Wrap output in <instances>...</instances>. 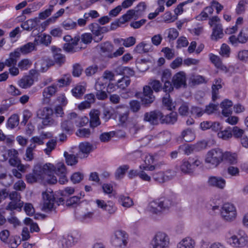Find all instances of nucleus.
Returning <instances> with one entry per match:
<instances>
[{
  "label": "nucleus",
  "mask_w": 248,
  "mask_h": 248,
  "mask_svg": "<svg viewBox=\"0 0 248 248\" xmlns=\"http://www.w3.org/2000/svg\"><path fill=\"white\" fill-rule=\"evenodd\" d=\"M57 167L51 163H46L43 166L36 165L34 169L35 174L40 176V178L45 180L48 184H54L57 183V179L54 175Z\"/></svg>",
  "instance_id": "1"
},
{
  "label": "nucleus",
  "mask_w": 248,
  "mask_h": 248,
  "mask_svg": "<svg viewBox=\"0 0 248 248\" xmlns=\"http://www.w3.org/2000/svg\"><path fill=\"white\" fill-rule=\"evenodd\" d=\"M172 200L167 197H163L151 202L149 205V211L155 214H159L167 210L173 205Z\"/></svg>",
  "instance_id": "2"
},
{
  "label": "nucleus",
  "mask_w": 248,
  "mask_h": 248,
  "mask_svg": "<svg viewBox=\"0 0 248 248\" xmlns=\"http://www.w3.org/2000/svg\"><path fill=\"white\" fill-rule=\"evenodd\" d=\"M223 161V152L219 148L209 151L205 157V162L212 168L217 167Z\"/></svg>",
  "instance_id": "3"
},
{
  "label": "nucleus",
  "mask_w": 248,
  "mask_h": 248,
  "mask_svg": "<svg viewBox=\"0 0 248 248\" xmlns=\"http://www.w3.org/2000/svg\"><path fill=\"white\" fill-rule=\"evenodd\" d=\"M202 163L200 157L190 156L187 159H183L180 166L181 170L185 174L193 173L196 167Z\"/></svg>",
  "instance_id": "4"
},
{
  "label": "nucleus",
  "mask_w": 248,
  "mask_h": 248,
  "mask_svg": "<svg viewBox=\"0 0 248 248\" xmlns=\"http://www.w3.org/2000/svg\"><path fill=\"white\" fill-rule=\"evenodd\" d=\"M53 110L49 107H44L37 111V117L42 119V123L44 126L52 125L56 124L55 120L51 118Z\"/></svg>",
  "instance_id": "5"
},
{
  "label": "nucleus",
  "mask_w": 248,
  "mask_h": 248,
  "mask_svg": "<svg viewBox=\"0 0 248 248\" xmlns=\"http://www.w3.org/2000/svg\"><path fill=\"white\" fill-rule=\"evenodd\" d=\"M151 244L153 248H168L170 244V238L166 233L158 232L153 238Z\"/></svg>",
  "instance_id": "6"
},
{
  "label": "nucleus",
  "mask_w": 248,
  "mask_h": 248,
  "mask_svg": "<svg viewBox=\"0 0 248 248\" xmlns=\"http://www.w3.org/2000/svg\"><path fill=\"white\" fill-rule=\"evenodd\" d=\"M152 178L156 183L162 184L172 180L176 176V172L169 170L165 171H155L151 174Z\"/></svg>",
  "instance_id": "7"
},
{
  "label": "nucleus",
  "mask_w": 248,
  "mask_h": 248,
  "mask_svg": "<svg viewBox=\"0 0 248 248\" xmlns=\"http://www.w3.org/2000/svg\"><path fill=\"white\" fill-rule=\"evenodd\" d=\"M128 234L122 230H118L115 232L111 243L112 245L117 248H124L127 243Z\"/></svg>",
  "instance_id": "8"
},
{
  "label": "nucleus",
  "mask_w": 248,
  "mask_h": 248,
  "mask_svg": "<svg viewBox=\"0 0 248 248\" xmlns=\"http://www.w3.org/2000/svg\"><path fill=\"white\" fill-rule=\"evenodd\" d=\"M141 104L145 107H149L155 101V96L150 86L145 85L143 88V93L140 97Z\"/></svg>",
  "instance_id": "9"
},
{
  "label": "nucleus",
  "mask_w": 248,
  "mask_h": 248,
  "mask_svg": "<svg viewBox=\"0 0 248 248\" xmlns=\"http://www.w3.org/2000/svg\"><path fill=\"white\" fill-rule=\"evenodd\" d=\"M163 114L159 110H154L145 112L143 116V121L149 123L151 125H155L161 123Z\"/></svg>",
  "instance_id": "10"
},
{
  "label": "nucleus",
  "mask_w": 248,
  "mask_h": 248,
  "mask_svg": "<svg viewBox=\"0 0 248 248\" xmlns=\"http://www.w3.org/2000/svg\"><path fill=\"white\" fill-rule=\"evenodd\" d=\"M221 214L224 220L227 221H232L236 217V211L233 204L226 203L222 207Z\"/></svg>",
  "instance_id": "11"
},
{
  "label": "nucleus",
  "mask_w": 248,
  "mask_h": 248,
  "mask_svg": "<svg viewBox=\"0 0 248 248\" xmlns=\"http://www.w3.org/2000/svg\"><path fill=\"white\" fill-rule=\"evenodd\" d=\"M248 41V28H243L236 37L231 35L229 37L230 42L234 46H237L239 43L245 44Z\"/></svg>",
  "instance_id": "12"
},
{
  "label": "nucleus",
  "mask_w": 248,
  "mask_h": 248,
  "mask_svg": "<svg viewBox=\"0 0 248 248\" xmlns=\"http://www.w3.org/2000/svg\"><path fill=\"white\" fill-rule=\"evenodd\" d=\"M43 197L44 199L43 208L44 211L49 212L53 211L55 213H56L55 208L54 207V202L55 201L54 196L51 193L48 194L46 192H43Z\"/></svg>",
  "instance_id": "13"
},
{
  "label": "nucleus",
  "mask_w": 248,
  "mask_h": 248,
  "mask_svg": "<svg viewBox=\"0 0 248 248\" xmlns=\"http://www.w3.org/2000/svg\"><path fill=\"white\" fill-rule=\"evenodd\" d=\"M172 83L176 89L186 86V75L183 71H180L175 74L172 77Z\"/></svg>",
  "instance_id": "14"
},
{
  "label": "nucleus",
  "mask_w": 248,
  "mask_h": 248,
  "mask_svg": "<svg viewBox=\"0 0 248 248\" xmlns=\"http://www.w3.org/2000/svg\"><path fill=\"white\" fill-rule=\"evenodd\" d=\"M207 184L209 186L223 189L226 186V180L221 177L210 176Z\"/></svg>",
  "instance_id": "15"
},
{
  "label": "nucleus",
  "mask_w": 248,
  "mask_h": 248,
  "mask_svg": "<svg viewBox=\"0 0 248 248\" xmlns=\"http://www.w3.org/2000/svg\"><path fill=\"white\" fill-rule=\"evenodd\" d=\"M93 149V146L91 143L88 142H81L79 145V151L77 153V156L79 158H86Z\"/></svg>",
  "instance_id": "16"
},
{
  "label": "nucleus",
  "mask_w": 248,
  "mask_h": 248,
  "mask_svg": "<svg viewBox=\"0 0 248 248\" xmlns=\"http://www.w3.org/2000/svg\"><path fill=\"white\" fill-rule=\"evenodd\" d=\"M66 167L63 163L60 162L57 164L55 174L60 175L59 182L60 184H64L68 181L65 175Z\"/></svg>",
  "instance_id": "17"
},
{
  "label": "nucleus",
  "mask_w": 248,
  "mask_h": 248,
  "mask_svg": "<svg viewBox=\"0 0 248 248\" xmlns=\"http://www.w3.org/2000/svg\"><path fill=\"white\" fill-rule=\"evenodd\" d=\"M230 244L235 247H243L245 246L247 242V238L242 236L238 237L236 235H232L228 239Z\"/></svg>",
  "instance_id": "18"
},
{
  "label": "nucleus",
  "mask_w": 248,
  "mask_h": 248,
  "mask_svg": "<svg viewBox=\"0 0 248 248\" xmlns=\"http://www.w3.org/2000/svg\"><path fill=\"white\" fill-rule=\"evenodd\" d=\"M78 239L73 235L68 234L66 236H63L59 243L62 248H69L74 245L78 242Z\"/></svg>",
  "instance_id": "19"
},
{
  "label": "nucleus",
  "mask_w": 248,
  "mask_h": 248,
  "mask_svg": "<svg viewBox=\"0 0 248 248\" xmlns=\"http://www.w3.org/2000/svg\"><path fill=\"white\" fill-rule=\"evenodd\" d=\"M35 43L29 42L24 45L20 47H18L15 49L16 51L18 52L19 53V57H20V54H27L32 51L36 50Z\"/></svg>",
  "instance_id": "20"
},
{
  "label": "nucleus",
  "mask_w": 248,
  "mask_h": 248,
  "mask_svg": "<svg viewBox=\"0 0 248 248\" xmlns=\"http://www.w3.org/2000/svg\"><path fill=\"white\" fill-rule=\"evenodd\" d=\"M99 115L100 112L98 110H93L90 112V124L91 127H96L101 124Z\"/></svg>",
  "instance_id": "21"
},
{
  "label": "nucleus",
  "mask_w": 248,
  "mask_h": 248,
  "mask_svg": "<svg viewBox=\"0 0 248 248\" xmlns=\"http://www.w3.org/2000/svg\"><path fill=\"white\" fill-rule=\"evenodd\" d=\"M232 102L228 99H225L220 104V107L222 108V114L225 117H229L232 114Z\"/></svg>",
  "instance_id": "22"
},
{
  "label": "nucleus",
  "mask_w": 248,
  "mask_h": 248,
  "mask_svg": "<svg viewBox=\"0 0 248 248\" xmlns=\"http://www.w3.org/2000/svg\"><path fill=\"white\" fill-rule=\"evenodd\" d=\"M224 35L223 29L221 24H216L213 29V32L211 35L212 40L217 41L222 38Z\"/></svg>",
  "instance_id": "23"
},
{
  "label": "nucleus",
  "mask_w": 248,
  "mask_h": 248,
  "mask_svg": "<svg viewBox=\"0 0 248 248\" xmlns=\"http://www.w3.org/2000/svg\"><path fill=\"white\" fill-rule=\"evenodd\" d=\"M101 52L105 57L110 58V54L113 51V45L108 42L101 44L100 46Z\"/></svg>",
  "instance_id": "24"
},
{
  "label": "nucleus",
  "mask_w": 248,
  "mask_h": 248,
  "mask_svg": "<svg viewBox=\"0 0 248 248\" xmlns=\"http://www.w3.org/2000/svg\"><path fill=\"white\" fill-rule=\"evenodd\" d=\"M39 21L38 17L30 19L22 23L21 27L25 30L30 31L35 28Z\"/></svg>",
  "instance_id": "25"
},
{
  "label": "nucleus",
  "mask_w": 248,
  "mask_h": 248,
  "mask_svg": "<svg viewBox=\"0 0 248 248\" xmlns=\"http://www.w3.org/2000/svg\"><path fill=\"white\" fill-rule=\"evenodd\" d=\"M34 82V79L31 76H24L19 81V86L23 89L30 88Z\"/></svg>",
  "instance_id": "26"
},
{
  "label": "nucleus",
  "mask_w": 248,
  "mask_h": 248,
  "mask_svg": "<svg viewBox=\"0 0 248 248\" xmlns=\"http://www.w3.org/2000/svg\"><path fill=\"white\" fill-rule=\"evenodd\" d=\"M19 57L18 52L15 50L14 52H11L9 54V58L7 59L4 62L5 65L9 67L11 65L15 66L16 64L17 59Z\"/></svg>",
  "instance_id": "27"
},
{
  "label": "nucleus",
  "mask_w": 248,
  "mask_h": 248,
  "mask_svg": "<svg viewBox=\"0 0 248 248\" xmlns=\"http://www.w3.org/2000/svg\"><path fill=\"white\" fill-rule=\"evenodd\" d=\"M177 120V114L175 112H171L169 114L164 116L161 118V124H173Z\"/></svg>",
  "instance_id": "28"
},
{
  "label": "nucleus",
  "mask_w": 248,
  "mask_h": 248,
  "mask_svg": "<svg viewBox=\"0 0 248 248\" xmlns=\"http://www.w3.org/2000/svg\"><path fill=\"white\" fill-rule=\"evenodd\" d=\"M57 87L55 85H52L44 89L43 95L44 97V101L49 102V99L57 91Z\"/></svg>",
  "instance_id": "29"
},
{
  "label": "nucleus",
  "mask_w": 248,
  "mask_h": 248,
  "mask_svg": "<svg viewBox=\"0 0 248 248\" xmlns=\"http://www.w3.org/2000/svg\"><path fill=\"white\" fill-rule=\"evenodd\" d=\"M195 137V134L190 128H187L182 132L181 138L186 142L192 141Z\"/></svg>",
  "instance_id": "30"
},
{
  "label": "nucleus",
  "mask_w": 248,
  "mask_h": 248,
  "mask_svg": "<svg viewBox=\"0 0 248 248\" xmlns=\"http://www.w3.org/2000/svg\"><path fill=\"white\" fill-rule=\"evenodd\" d=\"M223 160L226 161L231 164H236L237 163V155L229 152L223 153Z\"/></svg>",
  "instance_id": "31"
},
{
  "label": "nucleus",
  "mask_w": 248,
  "mask_h": 248,
  "mask_svg": "<svg viewBox=\"0 0 248 248\" xmlns=\"http://www.w3.org/2000/svg\"><path fill=\"white\" fill-rule=\"evenodd\" d=\"M129 169V166L127 164L119 166L115 172V178L117 180L123 178Z\"/></svg>",
  "instance_id": "32"
},
{
  "label": "nucleus",
  "mask_w": 248,
  "mask_h": 248,
  "mask_svg": "<svg viewBox=\"0 0 248 248\" xmlns=\"http://www.w3.org/2000/svg\"><path fill=\"white\" fill-rule=\"evenodd\" d=\"M13 177L12 175H7L5 173L0 174V183L5 186H8L13 184Z\"/></svg>",
  "instance_id": "33"
},
{
  "label": "nucleus",
  "mask_w": 248,
  "mask_h": 248,
  "mask_svg": "<svg viewBox=\"0 0 248 248\" xmlns=\"http://www.w3.org/2000/svg\"><path fill=\"white\" fill-rule=\"evenodd\" d=\"M194 241L190 238H186L182 240L177 245V248H194Z\"/></svg>",
  "instance_id": "34"
},
{
  "label": "nucleus",
  "mask_w": 248,
  "mask_h": 248,
  "mask_svg": "<svg viewBox=\"0 0 248 248\" xmlns=\"http://www.w3.org/2000/svg\"><path fill=\"white\" fill-rule=\"evenodd\" d=\"M64 156L65 158L66 163L68 165H74L78 162L77 153L76 155L69 154L67 152L64 153Z\"/></svg>",
  "instance_id": "35"
},
{
  "label": "nucleus",
  "mask_w": 248,
  "mask_h": 248,
  "mask_svg": "<svg viewBox=\"0 0 248 248\" xmlns=\"http://www.w3.org/2000/svg\"><path fill=\"white\" fill-rule=\"evenodd\" d=\"M134 16L135 17H137L135 11L133 9L129 10L126 12V14L120 17L119 21H120V24H124L125 22L133 18Z\"/></svg>",
  "instance_id": "36"
},
{
  "label": "nucleus",
  "mask_w": 248,
  "mask_h": 248,
  "mask_svg": "<svg viewBox=\"0 0 248 248\" xmlns=\"http://www.w3.org/2000/svg\"><path fill=\"white\" fill-rule=\"evenodd\" d=\"M163 105L166 107L167 109L172 110L175 108V106L172 102V99L170 98V94L166 93L162 98Z\"/></svg>",
  "instance_id": "37"
},
{
  "label": "nucleus",
  "mask_w": 248,
  "mask_h": 248,
  "mask_svg": "<svg viewBox=\"0 0 248 248\" xmlns=\"http://www.w3.org/2000/svg\"><path fill=\"white\" fill-rule=\"evenodd\" d=\"M119 202L124 207L129 208L133 205V201L129 197L124 196V195H121L119 197Z\"/></svg>",
  "instance_id": "38"
},
{
  "label": "nucleus",
  "mask_w": 248,
  "mask_h": 248,
  "mask_svg": "<svg viewBox=\"0 0 248 248\" xmlns=\"http://www.w3.org/2000/svg\"><path fill=\"white\" fill-rule=\"evenodd\" d=\"M51 37L49 35L44 34L43 36H38V39L36 38L34 39V43L36 45L39 44H44L46 46H48L51 43Z\"/></svg>",
  "instance_id": "39"
},
{
  "label": "nucleus",
  "mask_w": 248,
  "mask_h": 248,
  "mask_svg": "<svg viewBox=\"0 0 248 248\" xmlns=\"http://www.w3.org/2000/svg\"><path fill=\"white\" fill-rule=\"evenodd\" d=\"M19 117L17 114H14L8 119L7 123V126L11 129H13L18 125Z\"/></svg>",
  "instance_id": "40"
},
{
  "label": "nucleus",
  "mask_w": 248,
  "mask_h": 248,
  "mask_svg": "<svg viewBox=\"0 0 248 248\" xmlns=\"http://www.w3.org/2000/svg\"><path fill=\"white\" fill-rule=\"evenodd\" d=\"M85 91L86 88L84 86L78 85L72 90V93L75 97L79 98L83 95Z\"/></svg>",
  "instance_id": "41"
},
{
  "label": "nucleus",
  "mask_w": 248,
  "mask_h": 248,
  "mask_svg": "<svg viewBox=\"0 0 248 248\" xmlns=\"http://www.w3.org/2000/svg\"><path fill=\"white\" fill-rule=\"evenodd\" d=\"M130 82L131 80L129 76H124L121 79L118 80L117 86L119 88L124 90L129 85Z\"/></svg>",
  "instance_id": "42"
},
{
  "label": "nucleus",
  "mask_w": 248,
  "mask_h": 248,
  "mask_svg": "<svg viewBox=\"0 0 248 248\" xmlns=\"http://www.w3.org/2000/svg\"><path fill=\"white\" fill-rule=\"evenodd\" d=\"M178 151L179 152L183 151L185 154L188 155L194 151H196V147L195 144L183 145L179 147Z\"/></svg>",
  "instance_id": "43"
},
{
  "label": "nucleus",
  "mask_w": 248,
  "mask_h": 248,
  "mask_svg": "<svg viewBox=\"0 0 248 248\" xmlns=\"http://www.w3.org/2000/svg\"><path fill=\"white\" fill-rule=\"evenodd\" d=\"M35 148L36 145L35 144H31L27 148L25 154L26 158H25L26 161H30L33 159L34 154L33 151Z\"/></svg>",
  "instance_id": "44"
},
{
  "label": "nucleus",
  "mask_w": 248,
  "mask_h": 248,
  "mask_svg": "<svg viewBox=\"0 0 248 248\" xmlns=\"http://www.w3.org/2000/svg\"><path fill=\"white\" fill-rule=\"evenodd\" d=\"M114 110L111 108H103L101 118L105 122L108 121L112 116Z\"/></svg>",
  "instance_id": "45"
},
{
  "label": "nucleus",
  "mask_w": 248,
  "mask_h": 248,
  "mask_svg": "<svg viewBox=\"0 0 248 248\" xmlns=\"http://www.w3.org/2000/svg\"><path fill=\"white\" fill-rule=\"evenodd\" d=\"M218 136L219 138L223 139V140H227L230 138H231L232 136V127H228L224 130H221L218 133Z\"/></svg>",
  "instance_id": "46"
},
{
  "label": "nucleus",
  "mask_w": 248,
  "mask_h": 248,
  "mask_svg": "<svg viewBox=\"0 0 248 248\" xmlns=\"http://www.w3.org/2000/svg\"><path fill=\"white\" fill-rule=\"evenodd\" d=\"M23 203L20 202V201L17 202L12 201L9 202L8 205L6 207V209L13 210H17L18 211H20L21 209V207L23 206Z\"/></svg>",
  "instance_id": "47"
},
{
  "label": "nucleus",
  "mask_w": 248,
  "mask_h": 248,
  "mask_svg": "<svg viewBox=\"0 0 248 248\" xmlns=\"http://www.w3.org/2000/svg\"><path fill=\"white\" fill-rule=\"evenodd\" d=\"M148 46L149 45L143 42H141L137 45L134 49V51L140 54L148 52L149 51V48H146V46Z\"/></svg>",
  "instance_id": "48"
},
{
  "label": "nucleus",
  "mask_w": 248,
  "mask_h": 248,
  "mask_svg": "<svg viewBox=\"0 0 248 248\" xmlns=\"http://www.w3.org/2000/svg\"><path fill=\"white\" fill-rule=\"evenodd\" d=\"M61 128L63 131L68 133L73 130V123L70 120H65L61 123Z\"/></svg>",
  "instance_id": "49"
},
{
  "label": "nucleus",
  "mask_w": 248,
  "mask_h": 248,
  "mask_svg": "<svg viewBox=\"0 0 248 248\" xmlns=\"http://www.w3.org/2000/svg\"><path fill=\"white\" fill-rule=\"evenodd\" d=\"M63 48L65 52L69 53H74L81 49V48H78V47H75V46L71 43L64 44Z\"/></svg>",
  "instance_id": "50"
},
{
  "label": "nucleus",
  "mask_w": 248,
  "mask_h": 248,
  "mask_svg": "<svg viewBox=\"0 0 248 248\" xmlns=\"http://www.w3.org/2000/svg\"><path fill=\"white\" fill-rule=\"evenodd\" d=\"M77 25V23L71 19H67L62 23V27L67 30L76 28Z\"/></svg>",
  "instance_id": "51"
},
{
  "label": "nucleus",
  "mask_w": 248,
  "mask_h": 248,
  "mask_svg": "<svg viewBox=\"0 0 248 248\" xmlns=\"http://www.w3.org/2000/svg\"><path fill=\"white\" fill-rule=\"evenodd\" d=\"M248 4V0H240L236 8V13L237 15H241L244 13L245 11V4Z\"/></svg>",
  "instance_id": "52"
},
{
  "label": "nucleus",
  "mask_w": 248,
  "mask_h": 248,
  "mask_svg": "<svg viewBox=\"0 0 248 248\" xmlns=\"http://www.w3.org/2000/svg\"><path fill=\"white\" fill-rule=\"evenodd\" d=\"M190 113L192 115L195 116V118L201 117L204 113L203 109L197 106H192L191 108Z\"/></svg>",
  "instance_id": "53"
},
{
  "label": "nucleus",
  "mask_w": 248,
  "mask_h": 248,
  "mask_svg": "<svg viewBox=\"0 0 248 248\" xmlns=\"http://www.w3.org/2000/svg\"><path fill=\"white\" fill-rule=\"evenodd\" d=\"M31 65V62L29 59H25L22 60L18 63V67L21 70H27Z\"/></svg>",
  "instance_id": "54"
},
{
  "label": "nucleus",
  "mask_w": 248,
  "mask_h": 248,
  "mask_svg": "<svg viewBox=\"0 0 248 248\" xmlns=\"http://www.w3.org/2000/svg\"><path fill=\"white\" fill-rule=\"evenodd\" d=\"M149 86L151 87L153 91L158 93L162 89V84L159 80H153L149 82Z\"/></svg>",
  "instance_id": "55"
},
{
  "label": "nucleus",
  "mask_w": 248,
  "mask_h": 248,
  "mask_svg": "<svg viewBox=\"0 0 248 248\" xmlns=\"http://www.w3.org/2000/svg\"><path fill=\"white\" fill-rule=\"evenodd\" d=\"M146 8V5L144 2H141L139 3L137 6L135 7V9H133L135 12L136 16H141L143 12H144Z\"/></svg>",
  "instance_id": "56"
},
{
  "label": "nucleus",
  "mask_w": 248,
  "mask_h": 248,
  "mask_svg": "<svg viewBox=\"0 0 248 248\" xmlns=\"http://www.w3.org/2000/svg\"><path fill=\"white\" fill-rule=\"evenodd\" d=\"M84 175L80 172H76L74 173L71 176V181L74 184H77L80 182L83 179Z\"/></svg>",
  "instance_id": "57"
},
{
  "label": "nucleus",
  "mask_w": 248,
  "mask_h": 248,
  "mask_svg": "<svg viewBox=\"0 0 248 248\" xmlns=\"http://www.w3.org/2000/svg\"><path fill=\"white\" fill-rule=\"evenodd\" d=\"M82 71L83 68L79 63H75L73 65L72 75L74 77H79Z\"/></svg>",
  "instance_id": "58"
},
{
  "label": "nucleus",
  "mask_w": 248,
  "mask_h": 248,
  "mask_svg": "<svg viewBox=\"0 0 248 248\" xmlns=\"http://www.w3.org/2000/svg\"><path fill=\"white\" fill-rule=\"evenodd\" d=\"M91 134L90 130L88 128L79 129L77 131V135L78 137L87 138H89Z\"/></svg>",
  "instance_id": "59"
},
{
  "label": "nucleus",
  "mask_w": 248,
  "mask_h": 248,
  "mask_svg": "<svg viewBox=\"0 0 248 248\" xmlns=\"http://www.w3.org/2000/svg\"><path fill=\"white\" fill-rule=\"evenodd\" d=\"M218 106V103H210L208 105L206 106L205 109L203 110V112L204 113H206L208 114H212L217 109Z\"/></svg>",
  "instance_id": "60"
},
{
  "label": "nucleus",
  "mask_w": 248,
  "mask_h": 248,
  "mask_svg": "<svg viewBox=\"0 0 248 248\" xmlns=\"http://www.w3.org/2000/svg\"><path fill=\"white\" fill-rule=\"evenodd\" d=\"M114 135V132H104L99 136V139L101 142H106L108 141L111 137Z\"/></svg>",
  "instance_id": "61"
},
{
  "label": "nucleus",
  "mask_w": 248,
  "mask_h": 248,
  "mask_svg": "<svg viewBox=\"0 0 248 248\" xmlns=\"http://www.w3.org/2000/svg\"><path fill=\"white\" fill-rule=\"evenodd\" d=\"M56 141L54 140H50L46 143L47 148L44 150L45 152L49 155L51 151L54 149L56 145Z\"/></svg>",
  "instance_id": "62"
},
{
  "label": "nucleus",
  "mask_w": 248,
  "mask_h": 248,
  "mask_svg": "<svg viewBox=\"0 0 248 248\" xmlns=\"http://www.w3.org/2000/svg\"><path fill=\"white\" fill-rule=\"evenodd\" d=\"M53 58L55 62L60 65L64 63L65 61V57L64 55L61 53H54L53 55Z\"/></svg>",
  "instance_id": "63"
},
{
  "label": "nucleus",
  "mask_w": 248,
  "mask_h": 248,
  "mask_svg": "<svg viewBox=\"0 0 248 248\" xmlns=\"http://www.w3.org/2000/svg\"><path fill=\"white\" fill-rule=\"evenodd\" d=\"M244 130L237 126L232 127V133L235 138H241L244 134Z\"/></svg>",
  "instance_id": "64"
}]
</instances>
